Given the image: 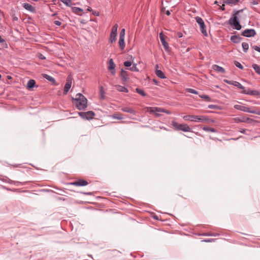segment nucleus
Listing matches in <instances>:
<instances>
[{"label": "nucleus", "mask_w": 260, "mask_h": 260, "mask_svg": "<svg viewBox=\"0 0 260 260\" xmlns=\"http://www.w3.org/2000/svg\"><path fill=\"white\" fill-rule=\"evenodd\" d=\"M72 101L80 110H84L87 107V100L81 93H78L75 98H72Z\"/></svg>", "instance_id": "nucleus-1"}, {"label": "nucleus", "mask_w": 260, "mask_h": 260, "mask_svg": "<svg viewBox=\"0 0 260 260\" xmlns=\"http://www.w3.org/2000/svg\"><path fill=\"white\" fill-rule=\"evenodd\" d=\"M243 11V9L235 11V12L232 15V17L229 20V23L231 25L234 26L235 29L240 30L242 28V26L240 23L238 18V15L240 13H241Z\"/></svg>", "instance_id": "nucleus-2"}, {"label": "nucleus", "mask_w": 260, "mask_h": 260, "mask_svg": "<svg viewBox=\"0 0 260 260\" xmlns=\"http://www.w3.org/2000/svg\"><path fill=\"white\" fill-rule=\"evenodd\" d=\"M185 120H190L191 121L209 123L210 121L209 118L207 116H196L187 115L183 116Z\"/></svg>", "instance_id": "nucleus-3"}, {"label": "nucleus", "mask_w": 260, "mask_h": 260, "mask_svg": "<svg viewBox=\"0 0 260 260\" xmlns=\"http://www.w3.org/2000/svg\"><path fill=\"white\" fill-rule=\"evenodd\" d=\"M172 125L177 131H182L184 132L191 131V128L187 124H179L175 121H173Z\"/></svg>", "instance_id": "nucleus-4"}, {"label": "nucleus", "mask_w": 260, "mask_h": 260, "mask_svg": "<svg viewBox=\"0 0 260 260\" xmlns=\"http://www.w3.org/2000/svg\"><path fill=\"white\" fill-rule=\"evenodd\" d=\"M234 108L245 112H248L260 115V110L258 109L251 110L250 108L240 105H234Z\"/></svg>", "instance_id": "nucleus-5"}, {"label": "nucleus", "mask_w": 260, "mask_h": 260, "mask_svg": "<svg viewBox=\"0 0 260 260\" xmlns=\"http://www.w3.org/2000/svg\"><path fill=\"white\" fill-rule=\"evenodd\" d=\"M196 20L197 22L198 23V24L200 26V29L202 32V33L205 36H207L208 34L206 29V25L204 23V20L203 19L200 17H196Z\"/></svg>", "instance_id": "nucleus-6"}, {"label": "nucleus", "mask_w": 260, "mask_h": 260, "mask_svg": "<svg viewBox=\"0 0 260 260\" xmlns=\"http://www.w3.org/2000/svg\"><path fill=\"white\" fill-rule=\"evenodd\" d=\"M79 115L84 119H92L95 115L94 113L92 111L87 112H80L78 113Z\"/></svg>", "instance_id": "nucleus-7"}, {"label": "nucleus", "mask_w": 260, "mask_h": 260, "mask_svg": "<svg viewBox=\"0 0 260 260\" xmlns=\"http://www.w3.org/2000/svg\"><path fill=\"white\" fill-rule=\"evenodd\" d=\"M147 111L151 114H154L158 117L160 116L158 113L165 112V109L159 107H147Z\"/></svg>", "instance_id": "nucleus-8"}, {"label": "nucleus", "mask_w": 260, "mask_h": 260, "mask_svg": "<svg viewBox=\"0 0 260 260\" xmlns=\"http://www.w3.org/2000/svg\"><path fill=\"white\" fill-rule=\"evenodd\" d=\"M256 35L255 30L254 29H246L242 32L241 35L245 37H254Z\"/></svg>", "instance_id": "nucleus-9"}, {"label": "nucleus", "mask_w": 260, "mask_h": 260, "mask_svg": "<svg viewBox=\"0 0 260 260\" xmlns=\"http://www.w3.org/2000/svg\"><path fill=\"white\" fill-rule=\"evenodd\" d=\"M69 184L76 186H84L88 184L86 180H77L76 181L69 183Z\"/></svg>", "instance_id": "nucleus-10"}, {"label": "nucleus", "mask_w": 260, "mask_h": 260, "mask_svg": "<svg viewBox=\"0 0 260 260\" xmlns=\"http://www.w3.org/2000/svg\"><path fill=\"white\" fill-rule=\"evenodd\" d=\"M72 78L69 76L67 78V82L64 87V93L67 94L71 87Z\"/></svg>", "instance_id": "nucleus-11"}, {"label": "nucleus", "mask_w": 260, "mask_h": 260, "mask_svg": "<svg viewBox=\"0 0 260 260\" xmlns=\"http://www.w3.org/2000/svg\"><path fill=\"white\" fill-rule=\"evenodd\" d=\"M120 77H121V80L124 82H127L129 79V73L127 71L124 70L122 69L121 70Z\"/></svg>", "instance_id": "nucleus-12"}, {"label": "nucleus", "mask_w": 260, "mask_h": 260, "mask_svg": "<svg viewBox=\"0 0 260 260\" xmlns=\"http://www.w3.org/2000/svg\"><path fill=\"white\" fill-rule=\"evenodd\" d=\"M159 38L164 49L166 51H168L169 50V46L168 43L166 41L162 32L159 34Z\"/></svg>", "instance_id": "nucleus-13"}, {"label": "nucleus", "mask_w": 260, "mask_h": 260, "mask_svg": "<svg viewBox=\"0 0 260 260\" xmlns=\"http://www.w3.org/2000/svg\"><path fill=\"white\" fill-rule=\"evenodd\" d=\"M249 120H251V119L248 117H236L234 118V121L237 123L247 122Z\"/></svg>", "instance_id": "nucleus-14"}, {"label": "nucleus", "mask_w": 260, "mask_h": 260, "mask_svg": "<svg viewBox=\"0 0 260 260\" xmlns=\"http://www.w3.org/2000/svg\"><path fill=\"white\" fill-rule=\"evenodd\" d=\"M242 39V38L237 35H234L231 37V41L236 44L239 43Z\"/></svg>", "instance_id": "nucleus-15"}, {"label": "nucleus", "mask_w": 260, "mask_h": 260, "mask_svg": "<svg viewBox=\"0 0 260 260\" xmlns=\"http://www.w3.org/2000/svg\"><path fill=\"white\" fill-rule=\"evenodd\" d=\"M118 44H119L120 49L121 50H124L125 46V42H124V38H122L121 37H119Z\"/></svg>", "instance_id": "nucleus-16"}, {"label": "nucleus", "mask_w": 260, "mask_h": 260, "mask_svg": "<svg viewBox=\"0 0 260 260\" xmlns=\"http://www.w3.org/2000/svg\"><path fill=\"white\" fill-rule=\"evenodd\" d=\"M36 85V81L33 79L29 80L27 83V88L28 90H31V88L35 87Z\"/></svg>", "instance_id": "nucleus-17"}, {"label": "nucleus", "mask_w": 260, "mask_h": 260, "mask_svg": "<svg viewBox=\"0 0 260 260\" xmlns=\"http://www.w3.org/2000/svg\"><path fill=\"white\" fill-rule=\"evenodd\" d=\"M43 77L44 78H45L46 79H47L48 81H49L51 82H52V84H55L56 81H55V79L53 77H52V76H50L49 75L46 74H43Z\"/></svg>", "instance_id": "nucleus-18"}, {"label": "nucleus", "mask_w": 260, "mask_h": 260, "mask_svg": "<svg viewBox=\"0 0 260 260\" xmlns=\"http://www.w3.org/2000/svg\"><path fill=\"white\" fill-rule=\"evenodd\" d=\"M212 69L217 72H220L222 73H224L225 72L224 69L216 64L213 65L212 67Z\"/></svg>", "instance_id": "nucleus-19"}, {"label": "nucleus", "mask_w": 260, "mask_h": 260, "mask_svg": "<svg viewBox=\"0 0 260 260\" xmlns=\"http://www.w3.org/2000/svg\"><path fill=\"white\" fill-rule=\"evenodd\" d=\"M23 6L26 10H27L30 12H35V8L31 5H30L28 3L23 4Z\"/></svg>", "instance_id": "nucleus-20"}, {"label": "nucleus", "mask_w": 260, "mask_h": 260, "mask_svg": "<svg viewBox=\"0 0 260 260\" xmlns=\"http://www.w3.org/2000/svg\"><path fill=\"white\" fill-rule=\"evenodd\" d=\"M116 89L120 92H123L125 93H127L128 92V89L125 87L124 86H122L119 85H117L115 86Z\"/></svg>", "instance_id": "nucleus-21"}, {"label": "nucleus", "mask_w": 260, "mask_h": 260, "mask_svg": "<svg viewBox=\"0 0 260 260\" xmlns=\"http://www.w3.org/2000/svg\"><path fill=\"white\" fill-rule=\"evenodd\" d=\"M121 110L123 112H126V113H131V114H135L136 113V112L133 109H132V108H129L128 107H123L121 109Z\"/></svg>", "instance_id": "nucleus-22"}, {"label": "nucleus", "mask_w": 260, "mask_h": 260, "mask_svg": "<svg viewBox=\"0 0 260 260\" xmlns=\"http://www.w3.org/2000/svg\"><path fill=\"white\" fill-rule=\"evenodd\" d=\"M155 74L156 76L160 78V79H165L166 78V77L165 76L164 73L161 71L158 70L157 69L156 70Z\"/></svg>", "instance_id": "nucleus-23"}, {"label": "nucleus", "mask_w": 260, "mask_h": 260, "mask_svg": "<svg viewBox=\"0 0 260 260\" xmlns=\"http://www.w3.org/2000/svg\"><path fill=\"white\" fill-rule=\"evenodd\" d=\"M117 34L114 33H110V38L109 40V43L111 44L113 43L116 40Z\"/></svg>", "instance_id": "nucleus-24"}, {"label": "nucleus", "mask_w": 260, "mask_h": 260, "mask_svg": "<svg viewBox=\"0 0 260 260\" xmlns=\"http://www.w3.org/2000/svg\"><path fill=\"white\" fill-rule=\"evenodd\" d=\"M239 0H223V3L227 5H235L238 2Z\"/></svg>", "instance_id": "nucleus-25"}, {"label": "nucleus", "mask_w": 260, "mask_h": 260, "mask_svg": "<svg viewBox=\"0 0 260 260\" xmlns=\"http://www.w3.org/2000/svg\"><path fill=\"white\" fill-rule=\"evenodd\" d=\"M252 68L255 72L259 75H260V66L257 64H253Z\"/></svg>", "instance_id": "nucleus-26"}, {"label": "nucleus", "mask_w": 260, "mask_h": 260, "mask_svg": "<svg viewBox=\"0 0 260 260\" xmlns=\"http://www.w3.org/2000/svg\"><path fill=\"white\" fill-rule=\"evenodd\" d=\"M203 129L206 132H210L212 133H216L217 132V130L214 128L209 127L208 126H204L203 128Z\"/></svg>", "instance_id": "nucleus-27"}, {"label": "nucleus", "mask_w": 260, "mask_h": 260, "mask_svg": "<svg viewBox=\"0 0 260 260\" xmlns=\"http://www.w3.org/2000/svg\"><path fill=\"white\" fill-rule=\"evenodd\" d=\"M109 66L108 67V69L109 70H114L115 67V64L113 61V60L112 59H110L109 61Z\"/></svg>", "instance_id": "nucleus-28"}, {"label": "nucleus", "mask_w": 260, "mask_h": 260, "mask_svg": "<svg viewBox=\"0 0 260 260\" xmlns=\"http://www.w3.org/2000/svg\"><path fill=\"white\" fill-rule=\"evenodd\" d=\"M7 183L9 184H13L16 186H19L20 185L22 184V183L21 182L18 181H14L13 180H8Z\"/></svg>", "instance_id": "nucleus-29"}, {"label": "nucleus", "mask_w": 260, "mask_h": 260, "mask_svg": "<svg viewBox=\"0 0 260 260\" xmlns=\"http://www.w3.org/2000/svg\"><path fill=\"white\" fill-rule=\"evenodd\" d=\"M112 117L114 119H118V120H121L123 118L122 115L121 114H119V113L114 114L112 115Z\"/></svg>", "instance_id": "nucleus-30"}, {"label": "nucleus", "mask_w": 260, "mask_h": 260, "mask_svg": "<svg viewBox=\"0 0 260 260\" xmlns=\"http://www.w3.org/2000/svg\"><path fill=\"white\" fill-rule=\"evenodd\" d=\"M73 12L79 14V12H82L83 11V10L79 7H72V8Z\"/></svg>", "instance_id": "nucleus-31"}, {"label": "nucleus", "mask_w": 260, "mask_h": 260, "mask_svg": "<svg viewBox=\"0 0 260 260\" xmlns=\"http://www.w3.org/2000/svg\"><path fill=\"white\" fill-rule=\"evenodd\" d=\"M242 46L243 51L245 53L247 52L248 50V48H249V45H248V43L243 42L242 44Z\"/></svg>", "instance_id": "nucleus-32"}, {"label": "nucleus", "mask_w": 260, "mask_h": 260, "mask_svg": "<svg viewBox=\"0 0 260 260\" xmlns=\"http://www.w3.org/2000/svg\"><path fill=\"white\" fill-rule=\"evenodd\" d=\"M199 96L202 98L204 99L205 101L207 102H210L211 101V98L208 95L206 94H199Z\"/></svg>", "instance_id": "nucleus-33"}, {"label": "nucleus", "mask_w": 260, "mask_h": 260, "mask_svg": "<svg viewBox=\"0 0 260 260\" xmlns=\"http://www.w3.org/2000/svg\"><path fill=\"white\" fill-rule=\"evenodd\" d=\"M233 85L237 87L239 89H244V87L241 83H240L239 82H238L237 81H234Z\"/></svg>", "instance_id": "nucleus-34"}, {"label": "nucleus", "mask_w": 260, "mask_h": 260, "mask_svg": "<svg viewBox=\"0 0 260 260\" xmlns=\"http://www.w3.org/2000/svg\"><path fill=\"white\" fill-rule=\"evenodd\" d=\"M136 91L138 93L140 94V95H142L143 96H145L146 95V94L145 93V91L140 88H137L136 89Z\"/></svg>", "instance_id": "nucleus-35"}, {"label": "nucleus", "mask_w": 260, "mask_h": 260, "mask_svg": "<svg viewBox=\"0 0 260 260\" xmlns=\"http://www.w3.org/2000/svg\"><path fill=\"white\" fill-rule=\"evenodd\" d=\"M260 94V92L256 90H251L249 93H248V95H259Z\"/></svg>", "instance_id": "nucleus-36"}, {"label": "nucleus", "mask_w": 260, "mask_h": 260, "mask_svg": "<svg viewBox=\"0 0 260 260\" xmlns=\"http://www.w3.org/2000/svg\"><path fill=\"white\" fill-rule=\"evenodd\" d=\"M118 27V26L117 24H114L112 28L111 33H114V34H117Z\"/></svg>", "instance_id": "nucleus-37"}, {"label": "nucleus", "mask_w": 260, "mask_h": 260, "mask_svg": "<svg viewBox=\"0 0 260 260\" xmlns=\"http://www.w3.org/2000/svg\"><path fill=\"white\" fill-rule=\"evenodd\" d=\"M60 2L63 3L64 5L70 7L72 5L71 0H60Z\"/></svg>", "instance_id": "nucleus-38"}, {"label": "nucleus", "mask_w": 260, "mask_h": 260, "mask_svg": "<svg viewBox=\"0 0 260 260\" xmlns=\"http://www.w3.org/2000/svg\"><path fill=\"white\" fill-rule=\"evenodd\" d=\"M186 90L187 92L191 93H193V94H199V92L194 89L188 88V89H187Z\"/></svg>", "instance_id": "nucleus-39"}, {"label": "nucleus", "mask_w": 260, "mask_h": 260, "mask_svg": "<svg viewBox=\"0 0 260 260\" xmlns=\"http://www.w3.org/2000/svg\"><path fill=\"white\" fill-rule=\"evenodd\" d=\"M129 70L133 72H139V69L137 67L136 64H134L133 66L129 68Z\"/></svg>", "instance_id": "nucleus-40"}, {"label": "nucleus", "mask_w": 260, "mask_h": 260, "mask_svg": "<svg viewBox=\"0 0 260 260\" xmlns=\"http://www.w3.org/2000/svg\"><path fill=\"white\" fill-rule=\"evenodd\" d=\"M234 64L237 68H238L240 69H243V66L239 62H238L237 61H235Z\"/></svg>", "instance_id": "nucleus-41"}, {"label": "nucleus", "mask_w": 260, "mask_h": 260, "mask_svg": "<svg viewBox=\"0 0 260 260\" xmlns=\"http://www.w3.org/2000/svg\"><path fill=\"white\" fill-rule=\"evenodd\" d=\"M198 235L201 236H210L211 235V233L209 232L203 233L198 234Z\"/></svg>", "instance_id": "nucleus-42"}, {"label": "nucleus", "mask_w": 260, "mask_h": 260, "mask_svg": "<svg viewBox=\"0 0 260 260\" xmlns=\"http://www.w3.org/2000/svg\"><path fill=\"white\" fill-rule=\"evenodd\" d=\"M123 64L126 67H130L132 66V62L130 61H124Z\"/></svg>", "instance_id": "nucleus-43"}, {"label": "nucleus", "mask_w": 260, "mask_h": 260, "mask_svg": "<svg viewBox=\"0 0 260 260\" xmlns=\"http://www.w3.org/2000/svg\"><path fill=\"white\" fill-rule=\"evenodd\" d=\"M125 36V29L123 28L121 30L119 34V37L124 38Z\"/></svg>", "instance_id": "nucleus-44"}, {"label": "nucleus", "mask_w": 260, "mask_h": 260, "mask_svg": "<svg viewBox=\"0 0 260 260\" xmlns=\"http://www.w3.org/2000/svg\"><path fill=\"white\" fill-rule=\"evenodd\" d=\"M215 240H216L215 239H204V240H203L202 241L205 242H212L215 241Z\"/></svg>", "instance_id": "nucleus-45"}, {"label": "nucleus", "mask_w": 260, "mask_h": 260, "mask_svg": "<svg viewBox=\"0 0 260 260\" xmlns=\"http://www.w3.org/2000/svg\"><path fill=\"white\" fill-rule=\"evenodd\" d=\"M242 90H243L241 92L242 93L246 94H248V93H249L250 92V91L251 90L250 89H245V88H244V89H242Z\"/></svg>", "instance_id": "nucleus-46"}, {"label": "nucleus", "mask_w": 260, "mask_h": 260, "mask_svg": "<svg viewBox=\"0 0 260 260\" xmlns=\"http://www.w3.org/2000/svg\"><path fill=\"white\" fill-rule=\"evenodd\" d=\"M252 48L254 49L255 51L260 52V47L257 46H253Z\"/></svg>", "instance_id": "nucleus-47"}, {"label": "nucleus", "mask_w": 260, "mask_h": 260, "mask_svg": "<svg viewBox=\"0 0 260 260\" xmlns=\"http://www.w3.org/2000/svg\"><path fill=\"white\" fill-rule=\"evenodd\" d=\"M100 92H101V95L102 99H104V91L103 90V88L102 87H101V88Z\"/></svg>", "instance_id": "nucleus-48"}, {"label": "nucleus", "mask_w": 260, "mask_h": 260, "mask_svg": "<svg viewBox=\"0 0 260 260\" xmlns=\"http://www.w3.org/2000/svg\"><path fill=\"white\" fill-rule=\"evenodd\" d=\"M224 81L226 83H227L229 85H233L234 81H230V80H224Z\"/></svg>", "instance_id": "nucleus-49"}, {"label": "nucleus", "mask_w": 260, "mask_h": 260, "mask_svg": "<svg viewBox=\"0 0 260 260\" xmlns=\"http://www.w3.org/2000/svg\"><path fill=\"white\" fill-rule=\"evenodd\" d=\"M250 4L252 5H256L258 4V1H255V0H250Z\"/></svg>", "instance_id": "nucleus-50"}, {"label": "nucleus", "mask_w": 260, "mask_h": 260, "mask_svg": "<svg viewBox=\"0 0 260 260\" xmlns=\"http://www.w3.org/2000/svg\"><path fill=\"white\" fill-rule=\"evenodd\" d=\"M54 23L56 25H58V26H60L61 24V23L60 21H58V20H55L54 21Z\"/></svg>", "instance_id": "nucleus-51"}, {"label": "nucleus", "mask_w": 260, "mask_h": 260, "mask_svg": "<svg viewBox=\"0 0 260 260\" xmlns=\"http://www.w3.org/2000/svg\"><path fill=\"white\" fill-rule=\"evenodd\" d=\"M81 193L85 195H92V192H81Z\"/></svg>", "instance_id": "nucleus-52"}, {"label": "nucleus", "mask_w": 260, "mask_h": 260, "mask_svg": "<svg viewBox=\"0 0 260 260\" xmlns=\"http://www.w3.org/2000/svg\"><path fill=\"white\" fill-rule=\"evenodd\" d=\"M216 107V106L214 105H210L208 106V108L209 109H215Z\"/></svg>", "instance_id": "nucleus-53"}, {"label": "nucleus", "mask_w": 260, "mask_h": 260, "mask_svg": "<svg viewBox=\"0 0 260 260\" xmlns=\"http://www.w3.org/2000/svg\"><path fill=\"white\" fill-rule=\"evenodd\" d=\"M0 186H1L2 187H3V188H5L7 190H11V189L6 187V186H3L2 185H0Z\"/></svg>", "instance_id": "nucleus-54"}, {"label": "nucleus", "mask_w": 260, "mask_h": 260, "mask_svg": "<svg viewBox=\"0 0 260 260\" xmlns=\"http://www.w3.org/2000/svg\"><path fill=\"white\" fill-rule=\"evenodd\" d=\"M93 15H94V16H99V13L97 11H93V13H92Z\"/></svg>", "instance_id": "nucleus-55"}, {"label": "nucleus", "mask_w": 260, "mask_h": 260, "mask_svg": "<svg viewBox=\"0 0 260 260\" xmlns=\"http://www.w3.org/2000/svg\"><path fill=\"white\" fill-rule=\"evenodd\" d=\"M219 234H217V233H216V234H215V233H213V234L211 233V235L210 236H214V237H215V236H219Z\"/></svg>", "instance_id": "nucleus-56"}, {"label": "nucleus", "mask_w": 260, "mask_h": 260, "mask_svg": "<svg viewBox=\"0 0 260 260\" xmlns=\"http://www.w3.org/2000/svg\"><path fill=\"white\" fill-rule=\"evenodd\" d=\"M39 58L41 59H45V57H44L43 56V55L42 54H40V56H39Z\"/></svg>", "instance_id": "nucleus-57"}, {"label": "nucleus", "mask_w": 260, "mask_h": 260, "mask_svg": "<svg viewBox=\"0 0 260 260\" xmlns=\"http://www.w3.org/2000/svg\"><path fill=\"white\" fill-rule=\"evenodd\" d=\"M220 10H221L222 11H223L224 10V5H222V6L220 7Z\"/></svg>", "instance_id": "nucleus-58"}, {"label": "nucleus", "mask_w": 260, "mask_h": 260, "mask_svg": "<svg viewBox=\"0 0 260 260\" xmlns=\"http://www.w3.org/2000/svg\"><path fill=\"white\" fill-rule=\"evenodd\" d=\"M246 131H247V129H242V131H240V132H241V133L245 134Z\"/></svg>", "instance_id": "nucleus-59"}, {"label": "nucleus", "mask_w": 260, "mask_h": 260, "mask_svg": "<svg viewBox=\"0 0 260 260\" xmlns=\"http://www.w3.org/2000/svg\"><path fill=\"white\" fill-rule=\"evenodd\" d=\"M111 74H112L113 75H115V71H114V70H111Z\"/></svg>", "instance_id": "nucleus-60"}, {"label": "nucleus", "mask_w": 260, "mask_h": 260, "mask_svg": "<svg viewBox=\"0 0 260 260\" xmlns=\"http://www.w3.org/2000/svg\"><path fill=\"white\" fill-rule=\"evenodd\" d=\"M87 10L89 12H90L92 10V8L91 7H88V8L87 9Z\"/></svg>", "instance_id": "nucleus-61"}, {"label": "nucleus", "mask_w": 260, "mask_h": 260, "mask_svg": "<svg viewBox=\"0 0 260 260\" xmlns=\"http://www.w3.org/2000/svg\"><path fill=\"white\" fill-rule=\"evenodd\" d=\"M163 112V113H167V114H171V112H169V111H167V110H165V112Z\"/></svg>", "instance_id": "nucleus-62"}, {"label": "nucleus", "mask_w": 260, "mask_h": 260, "mask_svg": "<svg viewBox=\"0 0 260 260\" xmlns=\"http://www.w3.org/2000/svg\"><path fill=\"white\" fill-rule=\"evenodd\" d=\"M166 14H167L168 16L170 15V14H171L169 10L167 11V12H166Z\"/></svg>", "instance_id": "nucleus-63"}, {"label": "nucleus", "mask_w": 260, "mask_h": 260, "mask_svg": "<svg viewBox=\"0 0 260 260\" xmlns=\"http://www.w3.org/2000/svg\"><path fill=\"white\" fill-rule=\"evenodd\" d=\"M178 37H179V38L182 37V34L181 33H179V34H178Z\"/></svg>", "instance_id": "nucleus-64"}]
</instances>
